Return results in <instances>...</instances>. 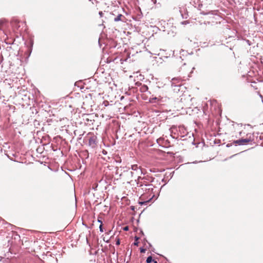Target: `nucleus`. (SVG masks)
I'll list each match as a JSON object with an SVG mask.
<instances>
[{"mask_svg":"<svg viewBox=\"0 0 263 263\" xmlns=\"http://www.w3.org/2000/svg\"><path fill=\"white\" fill-rule=\"evenodd\" d=\"M99 229H100V231L101 232H103V227H102V224H101L100 227H99Z\"/></svg>","mask_w":263,"mask_h":263,"instance_id":"2eb2a0df","label":"nucleus"},{"mask_svg":"<svg viewBox=\"0 0 263 263\" xmlns=\"http://www.w3.org/2000/svg\"><path fill=\"white\" fill-rule=\"evenodd\" d=\"M182 79L180 78H174L172 80V86H180L181 85Z\"/></svg>","mask_w":263,"mask_h":263,"instance_id":"20e7f679","label":"nucleus"},{"mask_svg":"<svg viewBox=\"0 0 263 263\" xmlns=\"http://www.w3.org/2000/svg\"><path fill=\"white\" fill-rule=\"evenodd\" d=\"M145 251H146V249H145L144 248H140V252H141V253H145Z\"/></svg>","mask_w":263,"mask_h":263,"instance_id":"dca6fc26","label":"nucleus"},{"mask_svg":"<svg viewBox=\"0 0 263 263\" xmlns=\"http://www.w3.org/2000/svg\"><path fill=\"white\" fill-rule=\"evenodd\" d=\"M131 168L134 171H138L139 167L137 164L132 165Z\"/></svg>","mask_w":263,"mask_h":263,"instance_id":"9d476101","label":"nucleus"},{"mask_svg":"<svg viewBox=\"0 0 263 263\" xmlns=\"http://www.w3.org/2000/svg\"><path fill=\"white\" fill-rule=\"evenodd\" d=\"M145 196H146V195H145V194H143V195H141V196L140 197V199L141 200H144V199H145Z\"/></svg>","mask_w":263,"mask_h":263,"instance_id":"4468645a","label":"nucleus"},{"mask_svg":"<svg viewBox=\"0 0 263 263\" xmlns=\"http://www.w3.org/2000/svg\"><path fill=\"white\" fill-rule=\"evenodd\" d=\"M153 261V258L152 256H149L147 258L146 262V263H151Z\"/></svg>","mask_w":263,"mask_h":263,"instance_id":"9b49d317","label":"nucleus"},{"mask_svg":"<svg viewBox=\"0 0 263 263\" xmlns=\"http://www.w3.org/2000/svg\"><path fill=\"white\" fill-rule=\"evenodd\" d=\"M158 98H157V97L153 98H152V99H151V102L152 103H156V100H158Z\"/></svg>","mask_w":263,"mask_h":263,"instance_id":"ddd939ff","label":"nucleus"},{"mask_svg":"<svg viewBox=\"0 0 263 263\" xmlns=\"http://www.w3.org/2000/svg\"><path fill=\"white\" fill-rule=\"evenodd\" d=\"M124 18H125L124 16H123L121 14H120L116 17H115L114 18V21L115 22H118V21H123V22Z\"/></svg>","mask_w":263,"mask_h":263,"instance_id":"423d86ee","label":"nucleus"},{"mask_svg":"<svg viewBox=\"0 0 263 263\" xmlns=\"http://www.w3.org/2000/svg\"><path fill=\"white\" fill-rule=\"evenodd\" d=\"M139 238L137 236L135 237V241L134 243V245L135 246H138V243H139V242L138 241V240Z\"/></svg>","mask_w":263,"mask_h":263,"instance_id":"f8f14e48","label":"nucleus"},{"mask_svg":"<svg viewBox=\"0 0 263 263\" xmlns=\"http://www.w3.org/2000/svg\"><path fill=\"white\" fill-rule=\"evenodd\" d=\"M250 141V139H241L235 141V143L238 145H243L245 143H248Z\"/></svg>","mask_w":263,"mask_h":263,"instance_id":"39448f33","label":"nucleus"},{"mask_svg":"<svg viewBox=\"0 0 263 263\" xmlns=\"http://www.w3.org/2000/svg\"><path fill=\"white\" fill-rule=\"evenodd\" d=\"M154 262V263H158L157 261L155 260H153V261Z\"/></svg>","mask_w":263,"mask_h":263,"instance_id":"aec40b11","label":"nucleus"},{"mask_svg":"<svg viewBox=\"0 0 263 263\" xmlns=\"http://www.w3.org/2000/svg\"><path fill=\"white\" fill-rule=\"evenodd\" d=\"M98 222H99L102 223V221L101 220H98Z\"/></svg>","mask_w":263,"mask_h":263,"instance_id":"4be33fe9","label":"nucleus"},{"mask_svg":"<svg viewBox=\"0 0 263 263\" xmlns=\"http://www.w3.org/2000/svg\"><path fill=\"white\" fill-rule=\"evenodd\" d=\"M85 139L88 141V145L91 148H95L97 145V137L92 133H89Z\"/></svg>","mask_w":263,"mask_h":263,"instance_id":"f257e3e1","label":"nucleus"},{"mask_svg":"<svg viewBox=\"0 0 263 263\" xmlns=\"http://www.w3.org/2000/svg\"><path fill=\"white\" fill-rule=\"evenodd\" d=\"M142 180L143 179L141 177H139L138 178V183L137 184L140 186H142V190L146 192V194H151L153 191V185L152 184H143L142 181H140V180Z\"/></svg>","mask_w":263,"mask_h":263,"instance_id":"f03ea898","label":"nucleus"},{"mask_svg":"<svg viewBox=\"0 0 263 263\" xmlns=\"http://www.w3.org/2000/svg\"><path fill=\"white\" fill-rule=\"evenodd\" d=\"M7 261H8V259H5V261L4 262V263H6V262H7Z\"/></svg>","mask_w":263,"mask_h":263,"instance_id":"412c9836","label":"nucleus"},{"mask_svg":"<svg viewBox=\"0 0 263 263\" xmlns=\"http://www.w3.org/2000/svg\"><path fill=\"white\" fill-rule=\"evenodd\" d=\"M148 88L146 85H142L140 87V91L142 92H145L148 91Z\"/></svg>","mask_w":263,"mask_h":263,"instance_id":"0eeeda50","label":"nucleus"},{"mask_svg":"<svg viewBox=\"0 0 263 263\" xmlns=\"http://www.w3.org/2000/svg\"><path fill=\"white\" fill-rule=\"evenodd\" d=\"M20 23L19 22H17V21H14L13 23H12V26L15 29L18 30V28L20 27V25L18 24Z\"/></svg>","mask_w":263,"mask_h":263,"instance_id":"6e6552de","label":"nucleus"},{"mask_svg":"<svg viewBox=\"0 0 263 263\" xmlns=\"http://www.w3.org/2000/svg\"><path fill=\"white\" fill-rule=\"evenodd\" d=\"M116 245H120V240H119V239H118V240L116 241Z\"/></svg>","mask_w":263,"mask_h":263,"instance_id":"f3484780","label":"nucleus"},{"mask_svg":"<svg viewBox=\"0 0 263 263\" xmlns=\"http://www.w3.org/2000/svg\"><path fill=\"white\" fill-rule=\"evenodd\" d=\"M99 15H100L101 17H102L103 15V12L102 11L99 12Z\"/></svg>","mask_w":263,"mask_h":263,"instance_id":"6ab92c4d","label":"nucleus"},{"mask_svg":"<svg viewBox=\"0 0 263 263\" xmlns=\"http://www.w3.org/2000/svg\"><path fill=\"white\" fill-rule=\"evenodd\" d=\"M154 196V195H153L151 197H150L148 200L143 201H139V203L141 205L146 204L147 203L149 202L153 199V197Z\"/></svg>","mask_w":263,"mask_h":263,"instance_id":"1a4fd4ad","label":"nucleus"},{"mask_svg":"<svg viewBox=\"0 0 263 263\" xmlns=\"http://www.w3.org/2000/svg\"><path fill=\"white\" fill-rule=\"evenodd\" d=\"M191 68L190 67H187L186 64H183V65L180 67L179 71L182 73V75L183 76H190L189 74V72Z\"/></svg>","mask_w":263,"mask_h":263,"instance_id":"7ed1b4c3","label":"nucleus"},{"mask_svg":"<svg viewBox=\"0 0 263 263\" xmlns=\"http://www.w3.org/2000/svg\"><path fill=\"white\" fill-rule=\"evenodd\" d=\"M128 230V227H125V228H124V230L127 231Z\"/></svg>","mask_w":263,"mask_h":263,"instance_id":"a211bd4d","label":"nucleus"}]
</instances>
